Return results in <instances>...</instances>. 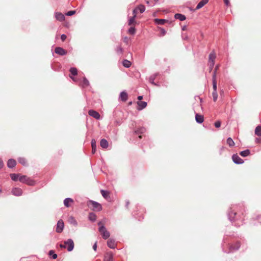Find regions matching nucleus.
Here are the masks:
<instances>
[{
  "label": "nucleus",
  "mask_w": 261,
  "mask_h": 261,
  "mask_svg": "<svg viewBox=\"0 0 261 261\" xmlns=\"http://www.w3.org/2000/svg\"><path fill=\"white\" fill-rule=\"evenodd\" d=\"M154 22L157 24H159V25H163L167 21V20L166 19H159V18H156L154 20Z\"/></svg>",
  "instance_id": "nucleus-22"
},
{
  "label": "nucleus",
  "mask_w": 261,
  "mask_h": 261,
  "mask_svg": "<svg viewBox=\"0 0 261 261\" xmlns=\"http://www.w3.org/2000/svg\"><path fill=\"white\" fill-rule=\"evenodd\" d=\"M127 94L125 91H122L120 94V98L123 101H126L127 99Z\"/></svg>",
  "instance_id": "nucleus-18"
},
{
  "label": "nucleus",
  "mask_w": 261,
  "mask_h": 261,
  "mask_svg": "<svg viewBox=\"0 0 261 261\" xmlns=\"http://www.w3.org/2000/svg\"><path fill=\"white\" fill-rule=\"evenodd\" d=\"M4 166L3 162L1 159H0V169L2 168Z\"/></svg>",
  "instance_id": "nucleus-53"
},
{
  "label": "nucleus",
  "mask_w": 261,
  "mask_h": 261,
  "mask_svg": "<svg viewBox=\"0 0 261 261\" xmlns=\"http://www.w3.org/2000/svg\"><path fill=\"white\" fill-rule=\"evenodd\" d=\"M213 91H217V81L213 80Z\"/></svg>",
  "instance_id": "nucleus-43"
},
{
  "label": "nucleus",
  "mask_w": 261,
  "mask_h": 261,
  "mask_svg": "<svg viewBox=\"0 0 261 261\" xmlns=\"http://www.w3.org/2000/svg\"><path fill=\"white\" fill-rule=\"evenodd\" d=\"M208 0H202L197 5V6L196 7V9L198 10V9L201 8L202 7H203L205 4H206L208 3Z\"/></svg>",
  "instance_id": "nucleus-16"
},
{
  "label": "nucleus",
  "mask_w": 261,
  "mask_h": 261,
  "mask_svg": "<svg viewBox=\"0 0 261 261\" xmlns=\"http://www.w3.org/2000/svg\"><path fill=\"white\" fill-rule=\"evenodd\" d=\"M88 114L90 116L95 118L97 120H99L100 118L99 114L94 110H90L88 112Z\"/></svg>",
  "instance_id": "nucleus-7"
},
{
  "label": "nucleus",
  "mask_w": 261,
  "mask_h": 261,
  "mask_svg": "<svg viewBox=\"0 0 261 261\" xmlns=\"http://www.w3.org/2000/svg\"><path fill=\"white\" fill-rule=\"evenodd\" d=\"M143 99V96H138V99L139 100H141Z\"/></svg>",
  "instance_id": "nucleus-58"
},
{
  "label": "nucleus",
  "mask_w": 261,
  "mask_h": 261,
  "mask_svg": "<svg viewBox=\"0 0 261 261\" xmlns=\"http://www.w3.org/2000/svg\"><path fill=\"white\" fill-rule=\"evenodd\" d=\"M69 222L75 226H76L77 225V223L76 220L74 218V217L72 216L70 217V218H69Z\"/></svg>",
  "instance_id": "nucleus-35"
},
{
  "label": "nucleus",
  "mask_w": 261,
  "mask_h": 261,
  "mask_svg": "<svg viewBox=\"0 0 261 261\" xmlns=\"http://www.w3.org/2000/svg\"><path fill=\"white\" fill-rule=\"evenodd\" d=\"M18 160L19 163L22 164V165L25 166L27 165V161L24 158H19Z\"/></svg>",
  "instance_id": "nucleus-36"
},
{
  "label": "nucleus",
  "mask_w": 261,
  "mask_h": 261,
  "mask_svg": "<svg viewBox=\"0 0 261 261\" xmlns=\"http://www.w3.org/2000/svg\"><path fill=\"white\" fill-rule=\"evenodd\" d=\"M128 32L130 34H134L135 33V29L134 27H130L128 30Z\"/></svg>",
  "instance_id": "nucleus-44"
},
{
  "label": "nucleus",
  "mask_w": 261,
  "mask_h": 261,
  "mask_svg": "<svg viewBox=\"0 0 261 261\" xmlns=\"http://www.w3.org/2000/svg\"><path fill=\"white\" fill-rule=\"evenodd\" d=\"M100 193L102 196L106 199L108 198L109 197V193L107 191L101 190L100 191Z\"/></svg>",
  "instance_id": "nucleus-33"
},
{
  "label": "nucleus",
  "mask_w": 261,
  "mask_h": 261,
  "mask_svg": "<svg viewBox=\"0 0 261 261\" xmlns=\"http://www.w3.org/2000/svg\"><path fill=\"white\" fill-rule=\"evenodd\" d=\"M55 52L59 55L63 56L67 54L66 50L60 47H57L55 49Z\"/></svg>",
  "instance_id": "nucleus-8"
},
{
  "label": "nucleus",
  "mask_w": 261,
  "mask_h": 261,
  "mask_svg": "<svg viewBox=\"0 0 261 261\" xmlns=\"http://www.w3.org/2000/svg\"><path fill=\"white\" fill-rule=\"evenodd\" d=\"M223 93H224L223 91V90H221V92H220V94H221V95H222V94H223Z\"/></svg>",
  "instance_id": "nucleus-63"
},
{
  "label": "nucleus",
  "mask_w": 261,
  "mask_h": 261,
  "mask_svg": "<svg viewBox=\"0 0 261 261\" xmlns=\"http://www.w3.org/2000/svg\"><path fill=\"white\" fill-rule=\"evenodd\" d=\"M124 41L126 42L127 41V37L125 38Z\"/></svg>",
  "instance_id": "nucleus-62"
},
{
  "label": "nucleus",
  "mask_w": 261,
  "mask_h": 261,
  "mask_svg": "<svg viewBox=\"0 0 261 261\" xmlns=\"http://www.w3.org/2000/svg\"><path fill=\"white\" fill-rule=\"evenodd\" d=\"M216 70H214L213 74V81L215 80L216 81Z\"/></svg>",
  "instance_id": "nucleus-50"
},
{
  "label": "nucleus",
  "mask_w": 261,
  "mask_h": 261,
  "mask_svg": "<svg viewBox=\"0 0 261 261\" xmlns=\"http://www.w3.org/2000/svg\"><path fill=\"white\" fill-rule=\"evenodd\" d=\"M227 144L230 146V147H233L234 145V142L233 140L231 139V138L229 137L227 139Z\"/></svg>",
  "instance_id": "nucleus-32"
},
{
  "label": "nucleus",
  "mask_w": 261,
  "mask_h": 261,
  "mask_svg": "<svg viewBox=\"0 0 261 261\" xmlns=\"http://www.w3.org/2000/svg\"><path fill=\"white\" fill-rule=\"evenodd\" d=\"M250 153V151L249 149L242 151L240 152V155L243 157H246L248 156Z\"/></svg>",
  "instance_id": "nucleus-26"
},
{
  "label": "nucleus",
  "mask_w": 261,
  "mask_h": 261,
  "mask_svg": "<svg viewBox=\"0 0 261 261\" xmlns=\"http://www.w3.org/2000/svg\"><path fill=\"white\" fill-rule=\"evenodd\" d=\"M16 164V162L15 160H14L13 159L9 160L8 161V163H7L8 167L10 168H12L14 167H15Z\"/></svg>",
  "instance_id": "nucleus-17"
},
{
  "label": "nucleus",
  "mask_w": 261,
  "mask_h": 261,
  "mask_svg": "<svg viewBox=\"0 0 261 261\" xmlns=\"http://www.w3.org/2000/svg\"><path fill=\"white\" fill-rule=\"evenodd\" d=\"M218 67H219L218 65L216 66V68H215V70H216V71H217V69H218Z\"/></svg>",
  "instance_id": "nucleus-61"
},
{
  "label": "nucleus",
  "mask_w": 261,
  "mask_h": 261,
  "mask_svg": "<svg viewBox=\"0 0 261 261\" xmlns=\"http://www.w3.org/2000/svg\"><path fill=\"white\" fill-rule=\"evenodd\" d=\"M225 5L227 6H229L230 3L229 0H223Z\"/></svg>",
  "instance_id": "nucleus-54"
},
{
  "label": "nucleus",
  "mask_w": 261,
  "mask_h": 261,
  "mask_svg": "<svg viewBox=\"0 0 261 261\" xmlns=\"http://www.w3.org/2000/svg\"><path fill=\"white\" fill-rule=\"evenodd\" d=\"M93 249L94 251H96V249H97V244H96V243H95L93 246Z\"/></svg>",
  "instance_id": "nucleus-55"
},
{
  "label": "nucleus",
  "mask_w": 261,
  "mask_h": 261,
  "mask_svg": "<svg viewBox=\"0 0 261 261\" xmlns=\"http://www.w3.org/2000/svg\"><path fill=\"white\" fill-rule=\"evenodd\" d=\"M187 29V26L186 25H184L182 27V31H185Z\"/></svg>",
  "instance_id": "nucleus-59"
},
{
  "label": "nucleus",
  "mask_w": 261,
  "mask_h": 261,
  "mask_svg": "<svg viewBox=\"0 0 261 261\" xmlns=\"http://www.w3.org/2000/svg\"><path fill=\"white\" fill-rule=\"evenodd\" d=\"M60 247L62 248H66V246L65 245V244L63 245V244H60Z\"/></svg>",
  "instance_id": "nucleus-57"
},
{
  "label": "nucleus",
  "mask_w": 261,
  "mask_h": 261,
  "mask_svg": "<svg viewBox=\"0 0 261 261\" xmlns=\"http://www.w3.org/2000/svg\"><path fill=\"white\" fill-rule=\"evenodd\" d=\"M98 225L99 227H100V226H102V223H101V222H99L98 223Z\"/></svg>",
  "instance_id": "nucleus-60"
},
{
  "label": "nucleus",
  "mask_w": 261,
  "mask_h": 261,
  "mask_svg": "<svg viewBox=\"0 0 261 261\" xmlns=\"http://www.w3.org/2000/svg\"><path fill=\"white\" fill-rule=\"evenodd\" d=\"M136 9L139 10L141 13H143L145 10V6L142 5H139Z\"/></svg>",
  "instance_id": "nucleus-37"
},
{
  "label": "nucleus",
  "mask_w": 261,
  "mask_h": 261,
  "mask_svg": "<svg viewBox=\"0 0 261 261\" xmlns=\"http://www.w3.org/2000/svg\"><path fill=\"white\" fill-rule=\"evenodd\" d=\"M104 261H113V254L111 252H108L104 257Z\"/></svg>",
  "instance_id": "nucleus-10"
},
{
  "label": "nucleus",
  "mask_w": 261,
  "mask_h": 261,
  "mask_svg": "<svg viewBox=\"0 0 261 261\" xmlns=\"http://www.w3.org/2000/svg\"><path fill=\"white\" fill-rule=\"evenodd\" d=\"M174 18L176 19H179L180 21H184L186 18L185 15L180 13L175 14L174 15Z\"/></svg>",
  "instance_id": "nucleus-19"
},
{
  "label": "nucleus",
  "mask_w": 261,
  "mask_h": 261,
  "mask_svg": "<svg viewBox=\"0 0 261 261\" xmlns=\"http://www.w3.org/2000/svg\"><path fill=\"white\" fill-rule=\"evenodd\" d=\"M214 63H208V66H209V69H210V71H211L213 69V67H214Z\"/></svg>",
  "instance_id": "nucleus-49"
},
{
  "label": "nucleus",
  "mask_w": 261,
  "mask_h": 261,
  "mask_svg": "<svg viewBox=\"0 0 261 261\" xmlns=\"http://www.w3.org/2000/svg\"><path fill=\"white\" fill-rule=\"evenodd\" d=\"M20 174H15V173H12L10 174V177L11 179L14 181H17L18 179V177L19 178Z\"/></svg>",
  "instance_id": "nucleus-31"
},
{
  "label": "nucleus",
  "mask_w": 261,
  "mask_h": 261,
  "mask_svg": "<svg viewBox=\"0 0 261 261\" xmlns=\"http://www.w3.org/2000/svg\"><path fill=\"white\" fill-rule=\"evenodd\" d=\"M64 227V222L62 220L60 219L58 221L57 227H56V231L58 233H61L62 232Z\"/></svg>",
  "instance_id": "nucleus-5"
},
{
  "label": "nucleus",
  "mask_w": 261,
  "mask_h": 261,
  "mask_svg": "<svg viewBox=\"0 0 261 261\" xmlns=\"http://www.w3.org/2000/svg\"><path fill=\"white\" fill-rule=\"evenodd\" d=\"M137 11V9H135L133 10V16H135H135H136Z\"/></svg>",
  "instance_id": "nucleus-56"
},
{
  "label": "nucleus",
  "mask_w": 261,
  "mask_h": 261,
  "mask_svg": "<svg viewBox=\"0 0 261 261\" xmlns=\"http://www.w3.org/2000/svg\"><path fill=\"white\" fill-rule=\"evenodd\" d=\"M66 38H67V36L65 34H62L61 36V39L62 41H65Z\"/></svg>",
  "instance_id": "nucleus-51"
},
{
  "label": "nucleus",
  "mask_w": 261,
  "mask_h": 261,
  "mask_svg": "<svg viewBox=\"0 0 261 261\" xmlns=\"http://www.w3.org/2000/svg\"><path fill=\"white\" fill-rule=\"evenodd\" d=\"M75 13V11H69L66 13V15L67 16H71L74 14Z\"/></svg>",
  "instance_id": "nucleus-48"
},
{
  "label": "nucleus",
  "mask_w": 261,
  "mask_h": 261,
  "mask_svg": "<svg viewBox=\"0 0 261 261\" xmlns=\"http://www.w3.org/2000/svg\"><path fill=\"white\" fill-rule=\"evenodd\" d=\"M232 159L233 162L237 164H242L244 163L243 160L237 154L232 155Z\"/></svg>",
  "instance_id": "nucleus-6"
},
{
  "label": "nucleus",
  "mask_w": 261,
  "mask_h": 261,
  "mask_svg": "<svg viewBox=\"0 0 261 261\" xmlns=\"http://www.w3.org/2000/svg\"><path fill=\"white\" fill-rule=\"evenodd\" d=\"M240 247V243L238 242L236 243L234 245H230L229 246L230 251L228 252V253L231 252H233L234 251L237 250L238 249H239Z\"/></svg>",
  "instance_id": "nucleus-11"
},
{
  "label": "nucleus",
  "mask_w": 261,
  "mask_h": 261,
  "mask_svg": "<svg viewBox=\"0 0 261 261\" xmlns=\"http://www.w3.org/2000/svg\"><path fill=\"white\" fill-rule=\"evenodd\" d=\"M157 74H154L150 76L149 79V82L152 84V85H154L155 86H157L158 85L154 82V81L156 76Z\"/></svg>",
  "instance_id": "nucleus-28"
},
{
  "label": "nucleus",
  "mask_w": 261,
  "mask_h": 261,
  "mask_svg": "<svg viewBox=\"0 0 261 261\" xmlns=\"http://www.w3.org/2000/svg\"><path fill=\"white\" fill-rule=\"evenodd\" d=\"M98 230L104 239H107L110 236V232L107 230L104 225L100 226Z\"/></svg>",
  "instance_id": "nucleus-2"
},
{
  "label": "nucleus",
  "mask_w": 261,
  "mask_h": 261,
  "mask_svg": "<svg viewBox=\"0 0 261 261\" xmlns=\"http://www.w3.org/2000/svg\"><path fill=\"white\" fill-rule=\"evenodd\" d=\"M100 146L103 148H107L108 147V142L105 139H102L100 142Z\"/></svg>",
  "instance_id": "nucleus-20"
},
{
  "label": "nucleus",
  "mask_w": 261,
  "mask_h": 261,
  "mask_svg": "<svg viewBox=\"0 0 261 261\" xmlns=\"http://www.w3.org/2000/svg\"><path fill=\"white\" fill-rule=\"evenodd\" d=\"M255 134L258 136H261V126L258 125L255 129Z\"/></svg>",
  "instance_id": "nucleus-29"
},
{
  "label": "nucleus",
  "mask_w": 261,
  "mask_h": 261,
  "mask_svg": "<svg viewBox=\"0 0 261 261\" xmlns=\"http://www.w3.org/2000/svg\"><path fill=\"white\" fill-rule=\"evenodd\" d=\"M159 29L162 36H164L166 34V31L164 29L160 28Z\"/></svg>",
  "instance_id": "nucleus-45"
},
{
  "label": "nucleus",
  "mask_w": 261,
  "mask_h": 261,
  "mask_svg": "<svg viewBox=\"0 0 261 261\" xmlns=\"http://www.w3.org/2000/svg\"><path fill=\"white\" fill-rule=\"evenodd\" d=\"M11 193L13 195L16 196H19L22 195V190L18 188H14L12 189Z\"/></svg>",
  "instance_id": "nucleus-9"
},
{
  "label": "nucleus",
  "mask_w": 261,
  "mask_h": 261,
  "mask_svg": "<svg viewBox=\"0 0 261 261\" xmlns=\"http://www.w3.org/2000/svg\"><path fill=\"white\" fill-rule=\"evenodd\" d=\"M65 245L66 246V248L68 251H71L74 248V242L71 239H68L67 241L64 242Z\"/></svg>",
  "instance_id": "nucleus-3"
},
{
  "label": "nucleus",
  "mask_w": 261,
  "mask_h": 261,
  "mask_svg": "<svg viewBox=\"0 0 261 261\" xmlns=\"http://www.w3.org/2000/svg\"><path fill=\"white\" fill-rule=\"evenodd\" d=\"M255 142L257 143H261V138H256L255 139Z\"/></svg>",
  "instance_id": "nucleus-52"
},
{
  "label": "nucleus",
  "mask_w": 261,
  "mask_h": 261,
  "mask_svg": "<svg viewBox=\"0 0 261 261\" xmlns=\"http://www.w3.org/2000/svg\"><path fill=\"white\" fill-rule=\"evenodd\" d=\"M236 214H237L236 212H229L228 213V216L230 221H232L235 220L234 217L236 215Z\"/></svg>",
  "instance_id": "nucleus-24"
},
{
  "label": "nucleus",
  "mask_w": 261,
  "mask_h": 261,
  "mask_svg": "<svg viewBox=\"0 0 261 261\" xmlns=\"http://www.w3.org/2000/svg\"><path fill=\"white\" fill-rule=\"evenodd\" d=\"M89 202L91 204L93 211H100L102 210V206L99 203L92 200H90Z\"/></svg>",
  "instance_id": "nucleus-4"
},
{
  "label": "nucleus",
  "mask_w": 261,
  "mask_h": 261,
  "mask_svg": "<svg viewBox=\"0 0 261 261\" xmlns=\"http://www.w3.org/2000/svg\"><path fill=\"white\" fill-rule=\"evenodd\" d=\"M91 147H92V153H95L96 149V141L94 139H92L91 141Z\"/></svg>",
  "instance_id": "nucleus-23"
},
{
  "label": "nucleus",
  "mask_w": 261,
  "mask_h": 261,
  "mask_svg": "<svg viewBox=\"0 0 261 261\" xmlns=\"http://www.w3.org/2000/svg\"><path fill=\"white\" fill-rule=\"evenodd\" d=\"M195 120L197 123H201L203 122L204 120L203 117L201 115L196 114L195 115Z\"/></svg>",
  "instance_id": "nucleus-21"
},
{
  "label": "nucleus",
  "mask_w": 261,
  "mask_h": 261,
  "mask_svg": "<svg viewBox=\"0 0 261 261\" xmlns=\"http://www.w3.org/2000/svg\"><path fill=\"white\" fill-rule=\"evenodd\" d=\"M137 104L138 105L137 109L139 111L143 110L147 106V102L145 101H138Z\"/></svg>",
  "instance_id": "nucleus-12"
},
{
  "label": "nucleus",
  "mask_w": 261,
  "mask_h": 261,
  "mask_svg": "<svg viewBox=\"0 0 261 261\" xmlns=\"http://www.w3.org/2000/svg\"><path fill=\"white\" fill-rule=\"evenodd\" d=\"M81 86L85 88L87 87L89 85V82L86 78H84L82 82L81 83Z\"/></svg>",
  "instance_id": "nucleus-30"
},
{
  "label": "nucleus",
  "mask_w": 261,
  "mask_h": 261,
  "mask_svg": "<svg viewBox=\"0 0 261 261\" xmlns=\"http://www.w3.org/2000/svg\"><path fill=\"white\" fill-rule=\"evenodd\" d=\"M108 246L112 249H114L116 247V245L114 240L110 239L107 242Z\"/></svg>",
  "instance_id": "nucleus-13"
},
{
  "label": "nucleus",
  "mask_w": 261,
  "mask_h": 261,
  "mask_svg": "<svg viewBox=\"0 0 261 261\" xmlns=\"http://www.w3.org/2000/svg\"><path fill=\"white\" fill-rule=\"evenodd\" d=\"M19 180L22 182L27 184L30 186H33L34 185V181L25 175H20L19 176Z\"/></svg>",
  "instance_id": "nucleus-1"
},
{
  "label": "nucleus",
  "mask_w": 261,
  "mask_h": 261,
  "mask_svg": "<svg viewBox=\"0 0 261 261\" xmlns=\"http://www.w3.org/2000/svg\"><path fill=\"white\" fill-rule=\"evenodd\" d=\"M48 254L49 255H52V257L53 259H56L57 257V255L54 253V251L52 250L49 251Z\"/></svg>",
  "instance_id": "nucleus-40"
},
{
  "label": "nucleus",
  "mask_w": 261,
  "mask_h": 261,
  "mask_svg": "<svg viewBox=\"0 0 261 261\" xmlns=\"http://www.w3.org/2000/svg\"><path fill=\"white\" fill-rule=\"evenodd\" d=\"M215 126L217 128H219L221 126V122L220 121H217L215 123Z\"/></svg>",
  "instance_id": "nucleus-47"
},
{
  "label": "nucleus",
  "mask_w": 261,
  "mask_h": 261,
  "mask_svg": "<svg viewBox=\"0 0 261 261\" xmlns=\"http://www.w3.org/2000/svg\"><path fill=\"white\" fill-rule=\"evenodd\" d=\"M146 3L147 4L149 5V2L148 1H146Z\"/></svg>",
  "instance_id": "nucleus-64"
},
{
  "label": "nucleus",
  "mask_w": 261,
  "mask_h": 261,
  "mask_svg": "<svg viewBox=\"0 0 261 261\" xmlns=\"http://www.w3.org/2000/svg\"><path fill=\"white\" fill-rule=\"evenodd\" d=\"M122 48L120 46H119L117 47L116 51L118 53H122Z\"/></svg>",
  "instance_id": "nucleus-46"
},
{
  "label": "nucleus",
  "mask_w": 261,
  "mask_h": 261,
  "mask_svg": "<svg viewBox=\"0 0 261 261\" xmlns=\"http://www.w3.org/2000/svg\"><path fill=\"white\" fill-rule=\"evenodd\" d=\"M88 218L92 222H94L96 219V216L93 213H90L89 215Z\"/></svg>",
  "instance_id": "nucleus-27"
},
{
  "label": "nucleus",
  "mask_w": 261,
  "mask_h": 261,
  "mask_svg": "<svg viewBox=\"0 0 261 261\" xmlns=\"http://www.w3.org/2000/svg\"><path fill=\"white\" fill-rule=\"evenodd\" d=\"M213 98L214 101H216L218 98V94L217 91H213L212 93Z\"/></svg>",
  "instance_id": "nucleus-41"
},
{
  "label": "nucleus",
  "mask_w": 261,
  "mask_h": 261,
  "mask_svg": "<svg viewBox=\"0 0 261 261\" xmlns=\"http://www.w3.org/2000/svg\"><path fill=\"white\" fill-rule=\"evenodd\" d=\"M145 128L144 127H141L136 131L137 134H143L145 132Z\"/></svg>",
  "instance_id": "nucleus-42"
},
{
  "label": "nucleus",
  "mask_w": 261,
  "mask_h": 261,
  "mask_svg": "<svg viewBox=\"0 0 261 261\" xmlns=\"http://www.w3.org/2000/svg\"><path fill=\"white\" fill-rule=\"evenodd\" d=\"M135 18H136V16L135 15V16H133L132 17H131L129 19L128 25H130L135 22Z\"/></svg>",
  "instance_id": "nucleus-39"
},
{
  "label": "nucleus",
  "mask_w": 261,
  "mask_h": 261,
  "mask_svg": "<svg viewBox=\"0 0 261 261\" xmlns=\"http://www.w3.org/2000/svg\"><path fill=\"white\" fill-rule=\"evenodd\" d=\"M55 17L56 18L60 21H62L65 19L64 15L61 13L56 12L55 13Z\"/></svg>",
  "instance_id": "nucleus-15"
},
{
  "label": "nucleus",
  "mask_w": 261,
  "mask_h": 261,
  "mask_svg": "<svg viewBox=\"0 0 261 261\" xmlns=\"http://www.w3.org/2000/svg\"><path fill=\"white\" fill-rule=\"evenodd\" d=\"M122 64H123V66H124L125 67H126V68L129 67L132 64L131 62L127 60H124L123 61Z\"/></svg>",
  "instance_id": "nucleus-34"
},
{
  "label": "nucleus",
  "mask_w": 261,
  "mask_h": 261,
  "mask_svg": "<svg viewBox=\"0 0 261 261\" xmlns=\"http://www.w3.org/2000/svg\"><path fill=\"white\" fill-rule=\"evenodd\" d=\"M70 72L73 75H76L77 74V69L74 67H71L70 69Z\"/></svg>",
  "instance_id": "nucleus-38"
},
{
  "label": "nucleus",
  "mask_w": 261,
  "mask_h": 261,
  "mask_svg": "<svg viewBox=\"0 0 261 261\" xmlns=\"http://www.w3.org/2000/svg\"><path fill=\"white\" fill-rule=\"evenodd\" d=\"M216 59V55L214 52L211 53L209 55L208 57V63H214L215 64V60Z\"/></svg>",
  "instance_id": "nucleus-14"
},
{
  "label": "nucleus",
  "mask_w": 261,
  "mask_h": 261,
  "mask_svg": "<svg viewBox=\"0 0 261 261\" xmlns=\"http://www.w3.org/2000/svg\"><path fill=\"white\" fill-rule=\"evenodd\" d=\"M73 200L71 198H66L64 200V204L65 206L69 207V203L73 202Z\"/></svg>",
  "instance_id": "nucleus-25"
}]
</instances>
